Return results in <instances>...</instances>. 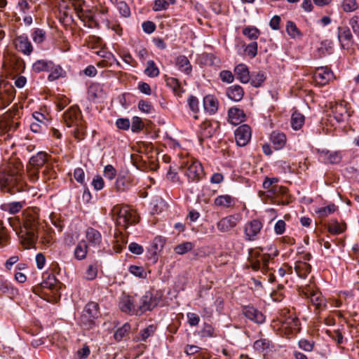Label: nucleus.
<instances>
[{
    "mask_svg": "<svg viewBox=\"0 0 359 359\" xmlns=\"http://www.w3.org/2000/svg\"><path fill=\"white\" fill-rule=\"evenodd\" d=\"M23 165L18 159H14L8 168L0 172V189L4 192L15 194L24 191L25 183L23 181Z\"/></svg>",
    "mask_w": 359,
    "mask_h": 359,
    "instance_id": "f257e3e1",
    "label": "nucleus"
},
{
    "mask_svg": "<svg viewBox=\"0 0 359 359\" xmlns=\"http://www.w3.org/2000/svg\"><path fill=\"white\" fill-rule=\"evenodd\" d=\"M111 215L116 219V225L123 226L124 229L138 222L135 211L128 205H115L111 210Z\"/></svg>",
    "mask_w": 359,
    "mask_h": 359,
    "instance_id": "f03ea898",
    "label": "nucleus"
},
{
    "mask_svg": "<svg viewBox=\"0 0 359 359\" xmlns=\"http://www.w3.org/2000/svg\"><path fill=\"white\" fill-rule=\"evenodd\" d=\"M64 122L67 127H74V137L77 140L83 138L84 126L81 114L78 107L73 106L69 108L63 114Z\"/></svg>",
    "mask_w": 359,
    "mask_h": 359,
    "instance_id": "7ed1b4c3",
    "label": "nucleus"
},
{
    "mask_svg": "<svg viewBox=\"0 0 359 359\" xmlns=\"http://www.w3.org/2000/svg\"><path fill=\"white\" fill-rule=\"evenodd\" d=\"M100 316L99 304L95 302H90L86 305L81 316V324L86 329H90L95 325V320Z\"/></svg>",
    "mask_w": 359,
    "mask_h": 359,
    "instance_id": "20e7f679",
    "label": "nucleus"
},
{
    "mask_svg": "<svg viewBox=\"0 0 359 359\" xmlns=\"http://www.w3.org/2000/svg\"><path fill=\"white\" fill-rule=\"evenodd\" d=\"M39 226V223L36 215H29L26 216L23 227L26 236L25 238L30 244L34 243L38 238Z\"/></svg>",
    "mask_w": 359,
    "mask_h": 359,
    "instance_id": "39448f33",
    "label": "nucleus"
},
{
    "mask_svg": "<svg viewBox=\"0 0 359 359\" xmlns=\"http://www.w3.org/2000/svg\"><path fill=\"white\" fill-rule=\"evenodd\" d=\"M278 320L280 323V329L287 334H294L300 330L299 320L296 316H281Z\"/></svg>",
    "mask_w": 359,
    "mask_h": 359,
    "instance_id": "423d86ee",
    "label": "nucleus"
},
{
    "mask_svg": "<svg viewBox=\"0 0 359 359\" xmlns=\"http://www.w3.org/2000/svg\"><path fill=\"white\" fill-rule=\"evenodd\" d=\"M119 308L124 313L140 316V312H137L138 307L136 297L123 296L120 300Z\"/></svg>",
    "mask_w": 359,
    "mask_h": 359,
    "instance_id": "0eeeda50",
    "label": "nucleus"
},
{
    "mask_svg": "<svg viewBox=\"0 0 359 359\" xmlns=\"http://www.w3.org/2000/svg\"><path fill=\"white\" fill-rule=\"evenodd\" d=\"M203 174V169L201 164L197 161H194L188 162L185 170V175L191 182H198Z\"/></svg>",
    "mask_w": 359,
    "mask_h": 359,
    "instance_id": "6e6552de",
    "label": "nucleus"
},
{
    "mask_svg": "<svg viewBox=\"0 0 359 359\" xmlns=\"http://www.w3.org/2000/svg\"><path fill=\"white\" fill-rule=\"evenodd\" d=\"M262 223L258 219L248 222L244 227L245 238L248 241H255L262 229Z\"/></svg>",
    "mask_w": 359,
    "mask_h": 359,
    "instance_id": "1a4fd4ad",
    "label": "nucleus"
},
{
    "mask_svg": "<svg viewBox=\"0 0 359 359\" xmlns=\"http://www.w3.org/2000/svg\"><path fill=\"white\" fill-rule=\"evenodd\" d=\"M158 304V300L150 292H147L137 302V312L140 315L147 311H151Z\"/></svg>",
    "mask_w": 359,
    "mask_h": 359,
    "instance_id": "9d476101",
    "label": "nucleus"
},
{
    "mask_svg": "<svg viewBox=\"0 0 359 359\" xmlns=\"http://www.w3.org/2000/svg\"><path fill=\"white\" fill-rule=\"evenodd\" d=\"M251 128L248 125L239 126L235 131V140L239 147L245 146L251 138Z\"/></svg>",
    "mask_w": 359,
    "mask_h": 359,
    "instance_id": "9b49d317",
    "label": "nucleus"
},
{
    "mask_svg": "<svg viewBox=\"0 0 359 359\" xmlns=\"http://www.w3.org/2000/svg\"><path fill=\"white\" fill-rule=\"evenodd\" d=\"M304 293L306 298L310 299L311 302L316 306V309L323 310L326 306V300L320 292L308 287L305 289Z\"/></svg>",
    "mask_w": 359,
    "mask_h": 359,
    "instance_id": "f8f14e48",
    "label": "nucleus"
},
{
    "mask_svg": "<svg viewBox=\"0 0 359 359\" xmlns=\"http://www.w3.org/2000/svg\"><path fill=\"white\" fill-rule=\"evenodd\" d=\"M15 48L23 54L29 55L33 51V47L28 37L25 35L18 36L13 41Z\"/></svg>",
    "mask_w": 359,
    "mask_h": 359,
    "instance_id": "ddd939ff",
    "label": "nucleus"
},
{
    "mask_svg": "<svg viewBox=\"0 0 359 359\" xmlns=\"http://www.w3.org/2000/svg\"><path fill=\"white\" fill-rule=\"evenodd\" d=\"M315 81L320 85L324 86L333 77L332 72L327 67H318L314 72Z\"/></svg>",
    "mask_w": 359,
    "mask_h": 359,
    "instance_id": "4468645a",
    "label": "nucleus"
},
{
    "mask_svg": "<svg viewBox=\"0 0 359 359\" xmlns=\"http://www.w3.org/2000/svg\"><path fill=\"white\" fill-rule=\"evenodd\" d=\"M338 39L342 48H348L353 41V36L350 29L346 27H338Z\"/></svg>",
    "mask_w": 359,
    "mask_h": 359,
    "instance_id": "2eb2a0df",
    "label": "nucleus"
},
{
    "mask_svg": "<svg viewBox=\"0 0 359 359\" xmlns=\"http://www.w3.org/2000/svg\"><path fill=\"white\" fill-rule=\"evenodd\" d=\"M238 223V219L234 215H229L221 219L217 224V227L221 232H228L234 228Z\"/></svg>",
    "mask_w": 359,
    "mask_h": 359,
    "instance_id": "dca6fc26",
    "label": "nucleus"
},
{
    "mask_svg": "<svg viewBox=\"0 0 359 359\" xmlns=\"http://www.w3.org/2000/svg\"><path fill=\"white\" fill-rule=\"evenodd\" d=\"M243 315L250 320L261 324L264 322V316L253 306H245L243 309Z\"/></svg>",
    "mask_w": 359,
    "mask_h": 359,
    "instance_id": "f3484780",
    "label": "nucleus"
},
{
    "mask_svg": "<svg viewBox=\"0 0 359 359\" xmlns=\"http://www.w3.org/2000/svg\"><path fill=\"white\" fill-rule=\"evenodd\" d=\"M332 113L333 114V116L334 119L337 122H342L345 120V118L348 116L346 104L345 102H341L339 103H336L332 107Z\"/></svg>",
    "mask_w": 359,
    "mask_h": 359,
    "instance_id": "a211bd4d",
    "label": "nucleus"
},
{
    "mask_svg": "<svg viewBox=\"0 0 359 359\" xmlns=\"http://www.w3.org/2000/svg\"><path fill=\"white\" fill-rule=\"evenodd\" d=\"M86 238L89 245L99 247L102 243V235L95 229L89 227L86 231Z\"/></svg>",
    "mask_w": 359,
    "mask_h": 359,
    "instance_id": "6ab92c4d",
    "label": "nucleus"
},
{
    "mask_svg": "<svg viewBox=\"0 0 359 359\" xmlns=\"http://www.w3.org/2000/svg\"><path fill=\"white\" fill-rule=\"evenodd\" d=\"M228 117L229 122L236 126L245 121V115L243 110L234 107L229 109Z\"/></svg>",
    "mask_w": 359,
    "mask_h": 359,
    "instance_id": "aec40b11",
    "label": "nucleus"
},
{
    "mask_svg": "<svg viewBox=\"0 0 359 359\" xmlns=\"http://www.w3.org/2000/svg\"><path fill=\"white\" fill-rule=\"evenodd\" d=\"M234 72L236 78L243 83H247L250 81V76L248 68L244 64L238 65L235 69Z\"/></svg>",
    "mask_w": 359,
    "mask_h": 359,
    "instance_id": "412c9836",
    "label": "nucleus"
},
{
    "mask_svg": "<svg viewBox=\"0 0 359 359\" xmlns=\"http://www.w3.org/2000/svg\"><path fill=\"white\" fill-rule=\"evenodd\" d=\"M218 101L212 95H208L203 98L204 109L210 114H214L218 109Z\"/></svg>",
    "mask_w": 359,
    "mask_h": 359,
    "instance_id": "4be33fe9",
    "label": "nucleus"
},
{
    "mask_svg": "<svg viewBox=\"0 0 359 359\" xmlns=\"http://www.w3.org/2000/svg\"><path fill=\"white\" fill-rule=\"evenodd\" d=\"M259 256L260 253L259 252L250 250L248 258L249 264L246 266V268H251L254 271L262 269Z\"/></svg>",
    "mask_w": 359,
    "mask_h": 359,
    "instance_id": "5701e85b",
    "label": "nucleus"
},
{
    "mask_svg": "<svg viewBox=\"0 0 359 359\" xmlns=\"http://www.w3.org/2000/svg\"><path fill=\"white\" fill-rule=\"evenodd\" d=\"M48 161V154L46 152H38L30 158L28 164L36 168L43 167Z\"/></svg>",
    "mask_w": 359,
    "mask_h": 359,
    "instance_id": "b1692460",
    "label": "nucleus"
},
{
    "mask_svg": "<svg viewBox=\"0 0 359 359\" xmlns=\"http://www.w3.org/2000/svg\"><path fill=\"white\" fill-rule=\"evenodd\" d=\"M226 95L229 99L238 102L242 100L244 91L239 85H234L227 88Z\"/></svg>",
    "mask_w": 359,
    "mask_h": 359,
    "instance_id": "393cba45",
    "label": "nucleus"
},
{
    "mask_svg": "<svg viewBox=\"0 0 359 359\" xmlns=\"http://www.w3.org/2000/svg\"><path fill=\"white\" fill-rule=\"evenodd\" d=\"M214 204L218 207L230 208L235 204V199L231 196L220 195L218 196L214 201Z\"/></svg>",
    "mask_w": 359,
    "mask_h": 359,
    "instance_id": "a878e982",
    "label": "nucleus"
},
{
    "mask_svg": "<svg viewBox=\"0 0 359 359\" xmlns=\"http://www.w3.org/2000/svg\"><path fill=\"white\" fill-rule=\"evenodd\" d=\"M270 139L276 149L283 148L286 142L285 135L280 132H273Z\"/></svg>",
    "mask_w": 359,
    "mask_h": 359,
    "instance_id": "bb28decb",
    "label": "nucleus"
},
{
    "mask_svg": "<svg viewBox=\"0 0 359 359\" xmlns=\"http://www.w3.org/2000/svg\"><path fill=\"white\" fill-rule=\"evenodd\" d=\"M294 270L300 278H305L311 272V266L305 262L298 261L295 262Z\"/></svg>",
    "mask_w": 359,
    "mask_h": 359,
    "instance_id": "cd10ccee",
    "label": "nucleus"
},
{
    "mask_svg": "<svg viewBox=\"0 0 359 359\" xmlns=\"http://www.w3.org/2000/svg\"><path fill=\"white\" fill-rule=\"evenodd\" d=\"M88 252V244L86 241H81L78 243L74 250V257L77 260H83L86 257Z\"/></svg>",
    "mask_w": 359,
    "mask_h": 359,
    "instance_id": "c85d7f7f",
    "label": "nucleus"
},
{
    "mask_svg": "<svg viewBox=\"0 0 359 359\" xmlns=\"http://www.w3.org/2000/svg\"><path fill=\"white\" fill-rule=\"evenodd\" d=\"M131 185V180L129 176L118 175L115 183V187L118 191H123Z\"/></svg>",
    "mask_w": 359,
    "mask_h": 359,
    "instance_id": "c756f323",
    "label": "nucleus"
},
{
    "mask_svg": "<svg viewBox=\"0 0 359 359\" xmlns=\"http://www.w3.org/2000/svg\"><path fill=\"white\" fill-rule=\"evenodd\" d=\"M53 62L44 60H39L32 65V70L34 72L39 73L41 72H49L52 67Z\"/></svg>",
    "mask_w": 359,
    "mask_h": 359,
    "instance_id": "7c9ffc66",
    "label": "nucleus"
},
{
    "mask_svg": "<svg viewBox=\"0 0 359 359\" xmlns=\"http://www.w3.org/2000/svg\"><path fill=\"white\" fill-rule=\"evenodd\" d=\"M176 65L182 72L189 74L191 72V65L187 57L180 55L176 59Z\"/></svg>",
    "mask_w": 359,
    "mask_h": 359,
    "instance_id": "2f4dec72",
    "label": "nucleus"
},
{
    "mask_svg": "<svg viewBox=\"0 0 359 359\" xmlns=\"http://www.w3.org/2000/svg\"><path fill=\"white\" fill-rule=\"evenodd\" d=\"M50 73L48 76V80L50 81H53L58 79L60 77H64L65 74V72L63 69L59 65H55L53 62L52 63V67L50 69Z\"/></svg>",
    "mask_w": 359,
    "mask_h": 359,
    "instance_id": "473e14b6",
    "label": "nucleus"
},
{
    "mask_svg": "<svg viewBox=\"0 0 359 359\" xmlns=\"http://www.w3.org/2000/svg\"><path fill=\"white\" fill-rule=\"evenodd\" d=\"M130 330V325L129 323H126L123 326L118 328L114 334V337L116 341H120L122 339H125L126 337L128 336L129 332Z\"/></svg>",
    "mask_w": 359,
    "mask_h": 359,
    "instance_id": "72a5a7b5",
    "label": "nucleus"
},
{
    "mask_svg": "<svg viewBox=\"0 0 359 359\" xmlns=\"http://www.w3.org/2000/svg\"><path fill=\"white\" fill-rule=\"evenodd\" d=\"M304 123V116L299 112L294 111L291 116V126L295 130H299Z\"/></svg>",
    "mask_w": 359,
    "mask_h": 359,
    "instance_id": "f704fd0d",
    "label": "nucleus"
},
{
    "mask_svg": "<svg viewBox=\"0 0 359 359\" xmlns=\"http://www.w3.org/2000/svg\"><path fill=\"white\" fill-rule=\"evenodd\" d=\"M346 229L344 223H339L337 221H332L328 224V231L331 234L338 235L343 233Z\"/></svg>",
    "mask_w": 359,
    "mask_h": 359,
    "instance_id": "c9c22d12",
    "label": "nucleus"
},
{
    "mask_svg": "<svg viewBox=\"0 0 359 359\" xmlns=\"http://www.w3.org/2000/svg\"><path fill=\"white\" fill-rule=\"evenodd\" d=\"M156 330V327L154 325H149L144 329L140 331V337L134 339L135 341H145L150 336L153 335Z\"/></svg>",
    "mask_w": 359,
    "mask_h": 359,
    "instance_id": "e433bc0d",
    "label": "nucleus"
},
{
    "mask_svg": "<svg viewBox=\"0 0 359 359\" xmlns=\"http://www.w3.org/2000/svg\"><path fill=\"white\" fill-rule=\"evenodd\" d=\"M175 3L176 0H155L152 8L154 11L166 10L170 5H174Z\"/></svg>",
    "mask_w": 359,
    "mask_h": 359,
    "instance_id": "4c0bfd02",
    "label": "nucleus"
},
{
    "mask_svg": "<svg viewBox=\"0 0 359 359\" xmlns=\"http://www.w3.org/2000/svg\"><path fill=\"white\" fill-rule=\"evenodd\" d=\"M336 210L337 206L334 204H330L327 206L318 208L316 210V213L320 218H325L334 212Z\"/></svg>",
    "mask_w": 359,
    "mask_h": 359,
    "instance_id": "58836bf2",
    "label": "nucleus"
},
{
    "mask_svg": "<svg viewBox=\"0 0 359 359\" xmlns=\"http://www.w3.org/2000/svg\"><path fill=\"white\" fill-rule=\"evenodd\" d=\"M266 76L263 72L253 73L250 77V83L255 88L261 86L262 83L265 81Z\"/></svg>",
    "mask_w": 359,
    "mask_h": 359,
    "instance_id": "ea45409f",
    "label": "nucleus"
},
{
    "mask_svg": "<svg viewBox=\"0 0 359 359\" xmlns=\"http://www.w3.org/2000/svg\"><path fill=\"white\" fill-rule=\"evenodd\" d=\"M144 73L146 75L151 78L158 76L159 69L153 60H149L147 62V67L144 69Z\"/></svg>",
    "mask_w": 359,
    "mask_h": 359,
    "instance_id": "a19ab883",
    "label": "nucleus"
},
{
    "mask_svg": "<svg viewBox=\"0 0 359 359\" xmlns=\"http://www.w3.org/2000/svg\"><path fill=\"white\" fill-rule=\"evenodd\" d=\"M165 83L168 87L172 89L175 94L180 95L183 92L177 79L172 77H168L165 79Z\"/></svg>",
    "mask_w": 359,
    "mask_h": 359,
    "instance_id": "79ce46f5",
    "label": "nucleus"
},
{
    "mask_svg": "<svg viewBox=\"0 0 359 359\" xmlns=\"http://www.w3.org/2000/svg\"><path fill=\"white\" fill-rule=\"evenodd\" d=\"M116 62L117 65L120 66L118 61L116 60V57L112 53H107L106 58L97 62V66L99 67H106L111 66L112 64Z\"/></svg>",
    "mask_w": 359,
    "mask_h": 359,
    "instance_id": "37998d69",
    "label": "nucleus"
},
{
    "mask_svg": "<svg viewBox=\"0 0 359 359\" xmlns=\"http://www.w3.org/2000/svg\"><path fill=\"white\" fill-rule=\"evenodd\" d=\"M39 169L40 168H36L32 166L29 164L27 165V166H26L27 175L29 180L32 182H36L39 180Z\"/></svg>",
    "mask_w": 359,
    "mask_h": 359,
    "instance_id": "c03bdc74",
    "label": "nucleus"
},
{
    "mask_svg": "<svg viewBox=\"0 0 359 359\" xmlns=\"http://www.w3.org/2000/svg\"><path fill=\"white\" fill-rule=\"evenodd\" d=\"M16 290L6 281L0 278V296L3 294L13 295Z\"/></svg>",
    "mask_w": 359,
    "mask_h": 359,
    "instance_id": "a18cd8bd",
    "label": "nucleus"
},
{
    "mask_svg": "<svg viewBox=\"0 0 359 359\" xmlns=\"http://www.w3.org/2000/svg\"><path fill=\"white\" fill-rule=\"evenodd\" d=\"M165 244V240L161 237L157 236L154 238L151 245V248L153 251V254L156 255L157 252L161 251Z\"/></svg>",
    "mask_w": 359,
    "mask_h": 359,
    "instance_id": "49530a36",
    "label": "nucleus"
},
{
    "mask_svg": "<svg viewBox=\"0 0 359 359\" xmlns=\"http://www.w3.org/2000/svg\"><path fill=\"white\" fill-rule=\"evenodd\" d=\"M193 248L194 244L191 242H185L177 245L175 248V252L178 255H184L186 252L191 251Z\"/></svg>",
    "mask_w": 359,
    "mask_h": 359,
    "instance_id": "de8ad7c7",
    "label": "nucleus"
},
{
    "mask_svg": "<svg viewBox=\"0 0 359 359\" xmlns=\"http://www.w3.org/2000/svg\"><path fill=\"white\" fill-rule=\"evenodd\" d=\"M78 18L83 22H93L94 21V15L90 9H83L78 15Z\"/></svg>",
    "mask_w": 359,
    "mask_h": 359,
    "instance_id": "09e8293b",
    "label": "nucleus"
},
{
    "mask_svg": "<svg viewBox=\"0 0 359 359\" xmlns=\"http://www.w3.org/2000/svg\"><path fill=\"white\" fill-rule=\"evenodd\" d=\"M341 7L344 11L348 13L355 11L358 5L356 0H343Z\"/></svg>",
    "mask_w": 359,
    "mask_h": 359,
    "instance_id": "8fccbe9b",
    "label": "nucleus"
},
{
    "mask_svg": "<svg viewBox=\"0 0 359 359\" xmlns=\"http://www.w3.org/2000/svg\"><path fill=\"white\" fill-rule=\"evenodd\" d=\"M260 196H264L266 198L271 199L273 203H277V204H284L285 203L284 199L276 201L273 187H272L269 189H267L264 192H260Z\"/></svg>",
    "mask_w": 359,
    "mask_h": 359,
    "instance_id": "3c124183",
    "label": "nucleus"
},
{
    "mask_svg": "<svg viewBox=\"0 0 359 359\" xmlns=\"http://www.w3.org/2000/svg\"><path fill=\"white\" fill-rule=\"evenodd\" d=\"M32 40L36 43H41L46 39V32L41 29H36L32 34Z\"/></svg>",
    "mask_w": 359,
    "mask_h": 359,
    "instance_id": "603ef678",
    "label": "nucleus"
},
{
    "mask_svg": "<svg viewBox=\"0 0 359 359\" xmlns=\"http://www.w3.org/2000/svg\"><path fill=\"white\" fill-rule=\"evenodd\" d=\"M144 127L142 118L138 116H134L132 119L131 130L133 133H139Z\"/></svg>",
    "mask_w": 359,
    "mask_h": 359,
    "instance_id": "864d4df0",
    "label": "nucleus"
},
{
    "mask_svg": "<svg viewBox=\"0 0 359 359\" xmlns=\"http://www.w3.org/2000/svg\"><path fill=\"white\" fill-rule=\"evenodd\" d=\"M201 135L204 137H210L213 133L214 130L212 127V123L210 122H204L201 125Z\"/></svg>",
    "mask_w": 359,
    "mask_h": 359,
    "instance_id": "5fc2aeb1",
    "label": "nucleus"
},
{
    "mask_svg": "<svg viewBox=\"0 0 359 359\" xmlns=\"http://www.w3.org/2000/svg\"><path fill=\"white\" fill-rule=\"evenodd\" d=\"M286 31L287 34L292 38H295L296 36L300 35V32L295 23L292 21H288L287 22Z\"/></svg>",
    "mask_w": 359,
    "mask_h": 359,
    "instance_id": "6e6d98bb",
    "label": "nucleus"
},
{
    "mask_svg": "<svg viewBox=\"0 0 359 359\" xmlns=\"http://www.w3.org/2000/svg\"><path fill=\"white\" fill-rule=\"evenodd\" d=\"M270 341L266 339H260L255 341L254 348L257 351H262L269 348Z\"/></svg>",
    "mask_w": 359,
    "mask_h": 359,
    "instance_id": "4d7b16f0",
    "label": "nucleus"
},
{
    "mask_svg": "<svg viewBox=\"0 0 359 359\" xmlns=\"http://www.w3.org/2000/svg\"><path fill=\"white\" fill-rule=\"evenodd\" d=\"M243 34L250 39H256L259 35V31L255 27H245L243 30Z\"/></svg>",
    "mask_w": 359,
    "mask_h": 359,
    "instance_id": "13d9d810",
    "label": "nucleus"
},
{
    "mask_svg": "<svg viewBox=\"0 0 359 359\" xmlns=\"http://www.w3.org/2000/svg\"><path fill=\"white\" fill-rule=\"evenodd\" d=\"M130 272L134 276L139 278H146L147 273L145 270L142 266H138L135 265H132L129 268Z\"/></svg>",
    "mask_w": 359,
    "mask_h": 359,
    "instance_id": "bf43d9fd",
    "label": "nucleus"
},
{
    "mask_svg": "<svg viewBox=\"0 0 359 359\" xmlns=\"http://www.w3.org/2000/svg\"><path fill=\"white\" fill-rule=\"evenodd\" d=\"M245 52L251 58L255 57L257 54V43L252 42L245 48Z\"/></svg>",
    "mask_w": 359,
    "mask_h": 359,
    "instance_id": "052dcab7",
    "label": "nucleus"
},
{
    "mask_svg": "<svg viewBox=\"0 0 359 359\" xmlns=\"http://www.w3.org/2000/svg\"><path fill=\"white\" fill-rule=\"evenodd\" d=\"M69 4L74 8L77 15L82 12L83 7L86 6V3L83 0H70Z\"/></svg>",
    "mask_w": 359,
    "mask_h": 359,
    "instance_id": "680f3d73",
    "label": "nucleus"
},
{
    "mask_svg": "<svg viewBox=\"0 0 359 359\" xmlns=\"http://www.w3.org/2000/svg\"><path fill=\"white\" fill-rule=\"evenodd\" d=\"M117 8L122 16L127 18L130 15V10L125 1H119L117 4Z\"/></svg>",
    "mask_w": 359,
    "mask_h": 359,
    "instance_id": "e2e57ef3",
    "label": "nucleus"
},
{
    "mask_svg": "<svg viewBox=\"0 0 359 359\" xmlns=\"http://www.w3.org/2000/svg\"><path fill=\"white\" fill-rule=\"evenodd\" d=\"M138 107L140 111L147 114L151 113L153 110V107L151 102L144 100L139 101Z\"/></svg>",
    "mask_w": 359,
    "mask_h": 359,
    "instance_id": "0e129e2a",
    "label": "nucleus"
},
{
    "mask_svg": "<svg viewBox=\"0 0 359 359\" xmlns=\"http://www.w3.org/2000/svg\"><path fill=\"white\" fill-rule=\"evenodd\" d=\"M273 188H274L276 201L282 200L283 198H280L284 197L287 194V189L285 187L274 185Z\"/></svg>",
    "mask_w": 359,
    "mask_h": 359,
    "instance_id": "69168bd1",
    "label": "nucleus"
},
{
    "mask_svg": "<svg viewBox=\"0 0 359 359\" xmlns=\"http://www.w3.org/2000/svg\"><path fill=\"white\" fill-rule=\"evenodd\" d=\"M116 175L115 168L111 165H107L104 167V176L109 180H113Z\"/></svg>",
    "mask_w": 359,
    "mask_h": 359,
    "instance_id": "338daca9",
    "label": "nucleus"
},
{
    "mask_svg": "<svg viewBox=\"0 0 359 359\" xmlns=\"http://www.w3.org/2000/svg\"><path fill=\"white\" fill-rule=\"evenodd\" d=\"M220 79L222 81L231 83L233 81L234 76L231 72L223 70L219 74Z\"/></svg>",
    "mask_w": 359,
    "mask_h": 359,
    "instance_id": "774afa93",
    "label": "nucleus"
}]
</instances>
